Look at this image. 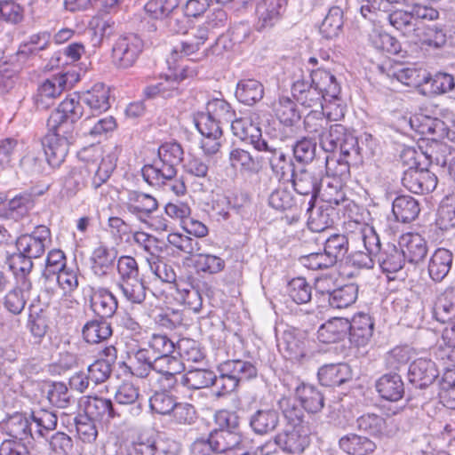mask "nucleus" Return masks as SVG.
Segmentation results:
<instances>
[{
    "instance_id": "nucleus-1",
    "label": "nucleus",
    "mask_w": 455,
    "mask_h": 455,
    "mask_svg": "<svg viewBox=\"0 0 455 455\" xmlns=\"http://www.w3.org/2000/svg\"><path fill=\"white\" fill-rule=\"evenodd\" d=\"M76 132L70 126L48 127V133L42 140L46 160L52 167H59L65 160L69 146L75 143Z\"/></svg>"
},
{
    "instance_id": "nucleus-2",
    "label": "nucleus",
    "mask_w": 455,
    "mask_h": 455,
    "mask_svg": "<svg viewBox=\"0 0 455 455\" xmlns=\"http://www.w3.org/2000/svg\"><path fill=\"white\" fill-rule=\"evenodd\" d=\"M309 340L304 331L289 328L285 330L278 342L279 350L288 360L303 363L312 355Z\"/></svg>"
},
{
    "instance_id": "nucleus-3",
    "label": "nucleus",
    "mask_w": 455,
    "mask_h": 455,
    "mask_svg": "<svg viewBox=\"0 0 455 455\" xmlns=\"http://www.w3.org/2000/svg\"><path fill=\"white\" fill-rule=\"evenodd\" d=\"M323 178V170L312 165L298 168L292 172L290 180L294 190L299 195L310 196L309 209L315 205V201L320 193Z\"/></svg>"
},
{
    "instance_id": "nucleus-4",
    "label": "nucleus",
    "mask_w": 455,
    "mask_h": 455,
    "mask_svg": "<svg viewBox=\"0 0 455 455\" xmlns=\"http://www.w3.org/2000/svg\"><path fill=\"white\" fill-rule=\"evenodd\" d=\"M81 100V94H71L63 100L47 120V127L56 128L70 126L75 131V123L85 113Z\"/></svg>"
},
{
    "instance_id": "nucleus-5",
    "label": "nucleus",
    "mask_w": 455,
    "mask_h": 455,
    "mask_svg": "<svg viewBox=\"0 0 455 455\" xmlns=\"http://www.w3.org/2000/svg\"><path fill=\"white\" fill-rule=\"evenodd\" d=\"M143 49L142 40L134 34L119 37L112 48V63L119 69L134 65Z\"/></svg>"
},
{
    "instance_id": "nucleus-6",
    "label": "nucleus",
    "mask_w": 455,
    "mask_h": 455,
    "mask_svg": "<svg viewBox=\"0 0 455 455\" xmlns=\"http://www.w3.org/2000/svg\"><path fill=\"white\" fill-rule=\"evenodd\" d=\"M51 231L44 225L38 226L29 235H20L16 245L18 251L31 259H37L43 256L47 248L51 245Z\"/></svg>"
},
{
    "instance_id": "nucleus-7",
    "label": "nucleus",
    "mask_w": 455,
    "mask_h": 455,
    "mask_svg": "<svg viewBox=\"0 0 455 455\" xmlns=\"http://www.w3.org/2000/svg\"><path fill=\"white\" fill-rule=\"evenodd\" d=\"M176 443L165 442L153 432H142L132 443L131 455H176Z\"/></svg>"
},
{
    "instance_id": "nucleus-8",
    "label": "nucleus",
    "mask_w": 455,
    "mask_h": 455,
    "mask_svg": "<svg viewBox=\"0 0 455 455\" xmlns=\"http://www.w3.org/2000/svg\"><path fill=\"white\" fill-rule=\"evenodd\" d=\"M402 183L408 190L414 194H428L435 190L438 180L435 173L424 168L410 167L404 171Z\"/></svg>"
},
{
    "instance_id": "nucleus-9",
    "label": "nucleus",
    "mask_w": 455,
    "mask_h": 455,
    "mask_svg": "<svg viewBox=\"0 0 455 455\" xmlns=\"http://www.w3.org/2000/svg\"><path fill=\"white\" fill-rule=\"evenodd\" d=\"M68 73H60L43 82L34 98L37 108L46 109L50 108L54 100L59 97L66 88L68 81Z\"/></svg>"
},
{
    "instance_id": "nucleus-10",
    "label": "nucleus",
    "mask_w": 455,
    "mask_h": 455,
    "mask_svg": "<svg viewBox=\"0 0 455 455\" xmlns=\"http://www.w3.org/2000/svg\"><path fill=\"white\" fill-rule=\"evenodd\" d=\"M206 113L200 114L196 119V125H201L202 122L207 120L208 124L219 126L221 130L228 125L235 116V111L230 104L224 99L214 98L210 100L206 105Z\"/></svg>"
},
{
    "instance_id": "nucleus-11",
    "label": "nucleus",
    "mask_w": 455,
    "mask_h": 455,
    "mask_svg": "<svg viewBox=\"0 0 455 455\" xmlns=\"http://www.w3.org/2000/svg\"><path fill=\"white\" fill-rule=\"evenodd\" d=\"M124 208L139 220L146 222L151 214L157 210L158 202L149 194L131 190L128 192Z\"/></svg>"
},
{
    "instance_id": "nucleus-12",
    "label": "nucleus",
    "mask_w": 455,
    "mask_h": 455,
    "mask_svg": "<svg viewBox=\"0 0 455 455\" xmlns=\"http://www.w3.org/2000/svg\"><path fill=\"white\" fill-rule=\"evenodd\" d=\"M288 0H262L256 7L257 28L262 30L274 27L286 11Z\"/></svg>"
},
{
    "instance_id": "nucleus-13",
    "label": "nucleus",
    "mask_w": 455,
    "mask_h": 455,
    "mask_svg": "<svg viewBox=\"0 0 455 455\" xmlns=\"http://www.w3.org/2000/svg\"><path fill=\"white\" fill-rule=\"evenodd\" d=\"M408 375L412 385L419 388H425L435 381L439 371L432 360L418 358L411 363Z\"/></svg>"
},
{
    "instance_id": "nucleus-14",
    "label": "nucleus",
    "mask_w": 455,
    "mask_h": 455,
    "mask_svg": "<svg viewBox=\"0 0 455 455\" xmlns=\"http://www.w3.org/2000/svg\"><path fill=\"white\" fill-rule=\"evenodd\" d=\"M116 257L117 252L114 248L102 244L96 247L89 259L92 274L99 278L108 276L114 271Z\"/></svg>"
},
{
    "instance_id": "nucleus-15",
    "label": "nucleus",
    "mask_w": 455,
    "mask_h": 455,
    "mask_svg": "<svg viewBox=\"0 0 455 455\" xmlns=\"http://www.w3.org/2000/svg\"><path fill=\"white\" fill-rule=\"evenodd\" d=\"M248 422L255 435L263 436L275 431L280 423V415L272 408L258 409L250 414Z\"/></svg>"
},
{
    "instance_id": "nucleus-16",
    "label": "nucleus",
    "mask_w": 455,
    "mask_h": 455,
    "mask_svg": "<svg viewBox=\"0 0 455 455\" xmlns=\"http://www.w3.org/2000/svg\"><path fill=\"white\" fill-rule=\"evenodd\" d=\"M410 124L416 132L422 135H435L437 139L455 140L449 126L439 118L418 115L411 118Z\"/></svg>"
},
{
    "instance_id": "nucleus-17",
    "label": "nucleus",
    "mask_w": 455,
    "mask_h": 455,
    "mask_svg": "<svg viewBox=\"0 0 455 455\" xmlns=\"http://www.w3.org/2000/svg\"><path fill=\"white\" fill-rule=\"evenodd\" d=\"M327 279H319L316 282V287L323 293L328 295L329 305L337 309L347 308L352 306L358 297V286L355 283H347L332 291L322 290L323 284Z\"/></svg>"
},
{
    "instance_id": "nucleus-18",
    "label": "nucleus",
    "mask_w": 455,
    "mask_h": 455,
    "mask_svg": "<svg viewBox=\"0 0 455 455\" xmlns=\"http://www.w3.org/2000/svg\"><path fill=\"white\" fill-rule=\"evenodd\" d=\"M422 154L431 164L440 166L451 176V167L455 164V150L449 145L437 140H433L427 144Z\"/></svg>"
},
{
    "instance_id": "nucleus-19",
    "label": "nucleus",
    "mask_w": 455,
    "mask_h": 455,
    "mask_svg": "<svg viewBox=\"0 0 455 455\" xmlns=\"http://www.w3.org/2000/svg\"><path fill=\"white\" fill-rule=\"evenodd\" d=\"M399 246L405 259L411 264L421 262L427 254V243L418 233H406L401 235Z\"/></svg>"
},
{
    "instance_id": "nucleus-20",
    "label": "nucleus",
    "mask_w": 455,
    "mask_h": 455,
    "mask_svg": "<svg viewBox=\"0 0 455 455\" xmlns=\"http://www.w3.org/2000/svg\"><path fill=\"white\" fill-rule=\"evenodd\" d=\"M295 100L306 108L320 107L323 108L324 97L313 84L311 80L297 79L291 86Z\"/></svg>"
},
{
    "instance_id": "nucleus-21",
    "label": "nucleus",
    "mask_w": 455,
    "mask_h": 455,
    "mask_svg": "<svg viewBox=\"0 0 455 455\" xmlns=\"http://www.w3.org/2000/svg\"><path fill=\"white\" fill-rule=\"evenodd\" d=\"M91 306L101 318H109L116 313L118 304L116 296L107 288L91 287Z\"/></svg>"
},
{
    "instance_id": "nucleus-22",
    "label": "nucleus",
    "mask_w": 455,
    "mask_h": 455,
    "mask_svg": "<svg viewBox=\"0 0 455 455\" xmlns=\"http://www.w3.org/2000/svg\"><path fill=\"white\" fill-rule=\"evenodd\" d=\"M301 426H287L275 436V443L290 453H300L304 451L307 437L301 433Z\"/></svg>"
},
{
    "instance_id": "nucleus-23",
    "label": "nucleus",
    "mask_w": 455,
    "mask_h": 455,
    "mask_svg": "<svg viewBox=\"0 0 455 455\" xmlns=\"http://www.w3.org/2000/svg\"><path fill=\"white\" fill-rule=\"evenodd\" d=\"M144 180L153 187H164L168 184V180H172L177 175V169L173 168L163 161L155 160L152 164L145 165L142 170Z\"/></svg>"
},
{
    "instance_id": "nucleus-24",
    "label": "nucleus",
    "mask_w": 455,
    "mask_h": 455,
    "mask_svg": "<svg viewBox=\"0 0 455 455\" xmlns=\"http://www.w3.org/2000/svg\"><path fill=\"white\" fill-rule=\"evenodd\" d=\"M80 94L81 100L89 108L92 116L100 115L110 108L109 89L103 84H96Z\"/></svg>"
},
{
    "instance_id": "nucleus-25",
    "label": "nucleus",
    "mask_w": 455,
    "mask_h": 455,
    "mask_svg": "<svg viewBox=\"0 0 455 455\" xmlns=\"http://www.w3.org/2000/svg\"><path fill=\"white\" fill-rule=\"evenodd\" d=\"M310 80L315 88L324 97V101L331 102L338 99L340 86L336 77L328 70L323 68L314 69L310 72Z\"/></svg>"
},
{
    "instance_id": "nucleus-26",
    "label": "nucleus",
    "mask_w": 455,
    "mask_h": 455,
    "mask_svg": "<svg viewBox=\"0 0 455 455\" xmlns=\"http://www.w3.org/2000/svg\"><path fill=\"white\" fill-rule=\"evenodd\" d=\"M2 427L4 433L13 440L35 439L32 422L22 413H15L8 417L3 422Z\"/></svg>"
},
{
    "instance_id": "nucleus-27",
    "label": "nucleus",
    "mask_w": 455,
    "mask_h": 455,
    "mask_svg": "<svg viewBox=\"0 0 455 455\" xmlns=\"http://www.w3.org/2000/svg\"><path fill=\"white\" fill-rule=\"evenodd\" d=\"M390 420L375 413H365L356 419L359 431L374 437L388 436L392 434Z\"/></svg>"
},
{
    "instance_id": "nucleus-28",
    "label": "nucleus",
    "mask_w": 455,
    "mask_h": 455,
    "mask_svg": "<svg viewBox=\"0 0 455 455\" xmlns=\"http://www.w3.org/2000/svg\"><path fill=\"white\" fill-rule=\"evenodd\" d=\"M350 321L343 317H334L320 326L317 339L323 343H335L343 339L348 332Z\"/></svg>"
},
{
    "instance_id": "nucleus-29",
    "label": "nucleus",
    "mask_w": 455,
    "mask_h": 455,
    "mask_svg": "<svg viewBox=\"0 0 455 455\" xmlns=\"http://www.w3.org/2000/svg\"><path fill=\"white\" fill-rule=\"evenodd\" d=\"M295 395L303 409L308 413H317L324 406V395L315 386L302 383L296 387Z\"/></svg>"
},
{
    "instance_id": "nucleus-30",
    "label": "nucleus",
    "mask_w": 455,
    "mask_h": 455,
    "mask_svg": "<svg viewBox=\"0 0 455 455\" xmlns=\"http://www.w3.org/2000/svg\"><path fill=\"white\" fill-rule=\"evenodd\" d=\"M350 326L347 332L350 342L357 347L365 346L373 333L371 318L366 314H358L353 317Z\"/></svg>"
},
{
    "instance_id": "nucleus-31",
    "label": "nucleus",
    "mask_w": 455,
    "mask_h": 455,
    "mask_svg": "<svg viewBox=\"0 0 455 455\" xmlns=\"http://www.w3.org/2000/svg\"><path fill=\"white\" fill-rule=\"evenodd\" d=\"M375 387L383 399L391 402L399 401L404 394L403 381L396 373L384 374L377 380Z\"/></svg>"
},
{
    "instance_id": "nucleus-32",
    "label": "nucleus",
    "mask_w": 455,
    "mask_h": 455,
    "mask_svg": "<svg viewBox=\"0 0 455 455\" xmlns=\"http://www.w3.org/2000/svg\"><path fill=\"white\" fill-rule=\"evenodd\" d=\"M264 152L268 153L267 156L271 170L279 180H290L292 172L296 171V167L291 159L288 158L281 148H276L273 145L269 146V149Z\"/></svg>"
},
{
    "instance_id": "nucleus-33",
    "label": "nucleus",
    "mask_w": 455,
    "mask_h": 455,
    "mask_svg": "<svg viewBox=\"0 0 455 455\" xmlns=\"http://www.w3.org/2000/svg\"><path fill=\"white\" fill-rule=\"evenodd\" d=\"M318 379L325 387L339 386L351 379L352 373L346 363H331L318 370Z\"/></svg>"
},
{
    "instance_id": "nucleus-34",
    "label": "nucleus",
    "mask_w": 455,
    "mask_h": 455,
    "mask_svg": "<svg viewBox=\"0 0 455 455\" xmlns=\"http://www.w3.org/2000/svg\"><path fill=\"white\" fill-rule=\"evenodd\" d=\"M84 411L89 419L95 421L108 422L117 415L111 400L98 396L87 397L84 403Z\"/></svg>"
},
{
    "instance_id": "nucleus-35",
    "label": "nucleus",
    "mask_w": 455,
    "mask_h": 455,
    "mask_svg": "<svg viewBox=\"0 0 455 455\" xmlns=\"http://www.w3.org/2000/svg\"><path fill=\"white\" fill-rule=\"evenodd\" d=\"M392 212L397 221L409 223L419 216V204L412 196H400L393 202Z\"/></svg>"
},
{
    "instance_id": "nucleus-36",
    "label": "nucleus",
    "mask_w": 455,
    "mask_h": 455,
    "mask_svg": "<svg viewBox=\"0 0 455 455\" xmlns=\"http://www.w3.org/2000/svg\"><path fill=\"white\" fill-rule=\"evenodd\" d=\"M214 452L232 451L235 447L243 444V436L239 431L212 430L209 435Z\"/></svg>"
},
{
    "instance_id": "nucleus-37",
    "label": "nucleus",
    "mask_w": 455,
    "mask_h": 455,
    "mask_svg": "<svg viewBox=\"0 0 455 455\" xmlns=\"http://www.w3.org/2000/svg\"><path fill=\"white\" fill-rule=\"evenodd\" d=\"M339 448L349 455H367L376 449V444L366 436L348 434L339 441Z\"/></svg>"
},
{
    "instance_id": "nucleus-38",
    "label": "nucleus",
    "mask_w": 455,
    "mask_h": 455,
    "mask_svg": "<svg viewBox=\"0 0 455 455\" xmlns=\"http://www.w3.org/2000/svg\"><path fill=\"white\" fill-rule=\"evenodd\" d=\"M452 264V253L444 248L437 249L428 263L429 276L435 282L442 281L450 272Z\"/></svg>"
},
{
    "instance_id": "nucleus-39",
    "label": "nucleus",
    "mask_w": 455,
    "mask_h": 455,
    "mask_svg": "<svg viewBox=\"0 0 455 455\" xmlns=\"http://www.w3.org/2000/svg\"><path fill=\"white\" fill-rule=\"evenodd\" d=\"M31 288V281H19L17 286L5 296L4 307L7 310L14 315L20 314L26 306Z\"/></svg>"
},
{
    "instance_id": "nucleus-40",
    "label": "nucleus",
    "mask_w": 455,
    "mask_h": 455,
    "mask_svg": "<svg viewBox=\"0 0 455 455\" xmlns=\"http://www.w3.org/2000/svg\"><path fill=\"white\" fill-rule=\"evenodd\" d=\"M84 168L88 173L93 174L92 187L97 189L110 178L116 168V164L110 156H107L101 158L100 163H97V160L87 163Z\"/></svg>"
},
{
    "instance_id": "nucleus-41",
    "label": "nucleus",
    "mask_w": 455,
    "mask_h": 455,
    "mask_svg": "<svg viewBox=\"0 0 455 455\" xmlns=\"http://www.w3.org/2000/svg\"><path fill=\"white\" fill-rule=\"evenodd\" d=\"M412 40H419L422 44L439 49L446 44L447 33L444 26L441 25H428L422 28L419 27L418 34Z\"/></svg>"
},
{
    "instance_id": "nucleus-42",
    "label": "nucleus",
    "mask_w": 455,
    "mask_h": 455,
    "mask_svg": "<svg viewBox=\"0 0 455 455\" xmlns=\"http://www.w3.org/2000/svg\"><path fill=\"white\" fill-rule=\"evenodd\" d=\"M405 259L401 248L398 249L395 244H387L376 259L383 272L387 273H395L402 269Z\"/></svg>"
},
{
    "instance_id": "nucleus-43",
    "label": "nucleus",
    "mask_w": 455,
    "mask_h": 455,
    "mask_svg": "<svg viewBox=\"0 0 455 455\" xmlns=\"http://www.w3.org/2000/svg\"><path fill=\"white\" fill-rule=\"evenodd\" d=\"M264 95L263 85L255 79H244L237 84L235 97L243 104L251 106Z\"/></svg>"
},
{
    "instance_id": "nucleus-44",
    "label": "nucleus",
    "mask_w": 455,
    "mask_h": 455,
    "mask_svg": "<svg viewBox=\"0 0 455 455\" xmlns=\"http://www.w3.org/2000/svg\"><path fill=\"white\" fill-rule=\"evenodd\" d=\"M222 364V371L226 374H232L239 383L255 379L258 375V370L256 366L244 360H227Z\"/></svg>"
},
{
    "instance_id": "nucleus-45",
    "label": "nucleus",
    "mask_w": 455,
    "mask_h": 455,
    "mask_svg": "<svg viewBox=\"0 0 455 455\" xmlns=\"http://www.w3.org/2000/svg\"><path fill=\"white\" fill-rule=\"evenodd\" d=\"M216 380L217 376L212 371L193 369L181 376L180 383L190 389H201L213 386Z\"/></svg>"
},
{
    "instance_id": "nucleus-46",
    "label": "nucleus",
    "mask_w": 455,
    "mask_h": 455,
    "mask_svg": "<svg viewBox=\"0 0 455 455\" xmlns=\"http://www.w3.org/2000/svg\"><path fill=\"white\" fill-rule=\"evenodd\" d=\"M389 23L411 40L418 34L419 26L414 22L410 11L396 10L387 14Z\"/></svg>"
},
{
    "instance_id": "nucleus-47",
    "label": "nucleus",
    "mask_w": 455,
    "mask_h": 455,
    "mask_svg": "<svg viewBox=\"0 0 455 455\" xmlns=\"http://www.w3.org/2000/svg\"><path fill=\"white\" fill-rule=\"evenodd\" d=\"M111 335L110 323L101 317L87 322L83 327V336L88 343H99L108 339Z\"/></svg>"
},
{
    "instance_id": "nucleus-48",
    "label": "nucleus",
    "mask_w": 455,
    "mask_h": 455,
    "mask_svg": "<svg viewBox=\"0 0 455 455\" xmlns=\"http://www.w3.org/2000/svg\"><path fill=\"white\" fill-rule=\"evenodd\" d=\"M207 120L202 122L201 125H196L200 133L204 136L202 140V148L206 155L216 154L221 146L222 130L214 124L207 126Z\"/></svg>"
},
{
    "instance_id": "nucleus-49",
    "label": "nucleus",
    "mask_w": 455,
    "mask_h": 455,
    "mask_svg": "<svg viewBox=\"0 0 455 455\" xmlns=\"http://www.w3.org/2000/svg\"><path fill=\"white\" fill-rule=\"evenodd\" d=\"M155 355L148 348H139L132 353L131 371L139 378H147L152 372Z\"/></svg>"
},
{
    "instance_id": "nucleus-50",
    "label": "nucleus",
    "mask_w": 455,
    "mask_h": 455,
    "mask_svg": "<svg viewBox=\"0 0 455 455\" xmlns=\"http://www.w3.org/2000/svg\"><path fill=\"white\" fill-rule=\"evenodd\" d=\"M35 205V196L32 193L23 192L8 202L6 214L13 220H20L28 215Z\"/></svg>"
},
{
    "instance_id": "nucleus-51",
    "label": "nucleus",
    "mask_w": 455,
    "mask_h": 455,
    "mask_svg": "<svg viewBox=\"0 0 455 455\" xmlns=\"http://www.w3.org/2000/svg\"><path fill=\"white\" fill-rule=\"evenodd\" d=\"M343 25V11L339 6L330 8L319 28V32L326 39L336 37Z\"/></svg>"
},
{
    "instance_id": "nucleus-52",
    "label": "nucleus",
    "mask_w": 455,
    "mask_h": 455,
    "mask_svg": "<svg viewBox=\"0 0 455 455\" xmlns=\"http://www.w3.org/2000/svg\"><path fill=\"white\" fill-rule=\"evenodd\" d=\"M6 264L19 281H30L29 275L33 268L32 259L19 251L7 257Z\"/></svg>"
},
{
    "instance_id": "nucleus-53",
    "label": "nucleus",
    "mask_w": 455,
    "mask_h": 455,
    "mask_svg": "<svg viewBox=\"0 0 455 455\" xmlns=\"http://www.w3.org/2000/svg\"><path fill=\"white\" fill-rule=\"evenodd\" d=\"M180 0H149L144 6L146 14L156 20H164L179 10Z\"/></svg>"
},
{
    "instance_id": "nucleus-54",
    "label": "nucleus",
    "mask_w": 455,
    "mask_h": 455,
    "mask_svg": "<svg viewBox=\"0 0 455 455\" xmlns=\"http://www.w3.org/2000/svg\"><path fill=\"white\" fill-rule=\"evenodd\" d=\"M318 196H320L324 203L328 204V206L331 208L347 201L342 189V182L337 179H331L323 187L321 185Z\"/></svg>"
},
{
    "instance_id": "nucleus-55",
    "label": "nucleus",
    "mask_w": 455,
    "mask_h": 455,
    "mask_svg": "<svg viewBox=\"0 0 455 455\" xmlns=\"http://www.w3.org/2000/svg\"><path fill=\"white\" fill-rule=\"evenodd\" d=\"M31 422L32 426L34 425L35 436L44 437L48 432L55 429L57 416L52 411L39 410L32 412Z\"/></svg>"
},
{
    "instance_id": "nucleus-56",
    "label": "nucleus",
    "mask_w": 455,
    "mask_h": 455,
    "mask_svg": "<svg viewBox=\"0 0 455 455\" xmlns=\"http://www.w3.org/2000/svg\"><path fill=\"white\" fill-rule=\"evenodd\" d=\"M313 208L314 205L310 209L309 207L307 208V212H309L307 226L311 231L322 232L332 226V208L329 206L326 208L320 206L315 211H314Z\"/></svg>"
},
{
    "instance_id": "nucleus-57",
    "label": "nucleus",
    "mask_w": 455,
    "mask_h": 455,
    "mask_svg": "<svg viewBox=\"0 0 455 455\" xmlns=\"http://www.w3.org/2000/svg\"><path fill=\"white\" fill-rule=\"evenodd\" d=\"M94 116H86L82 122V127L84 134L92 137L101 136L107 132H112L116 127V119L113 116L100 118L94 122Z\"/></svg>"
},
{
    "instance_id": "nucleus-58",
    "label": "nucleus",
    "mask_w": 455,
    "mask_h": 455,
    "mask_svg": "<svg viewBox=\"0 0 455 455\" xmlns=\"http://www.w3.org/2000/svg\"><path fill=\"white\" fill-rule=\"evenodd\" d=\"M194 267L199 275H215L224 269L225 261L216 255L199 252L194 260Z\"/></svg>"
},
{
    "instance_id": "nucleus-59",
    "label": "nucleus",
    "mask_w": 455,
    "mask_h": 455,
    "mask_svg": "<svg viewBox=\"0 0 455 455\" xmlns=\"http://www.w3.org/2000/svg\"><path fill=\"white\" fill-rule=\"evenodd\" d=\"M346 127L339 124L329 125L328 129L322 135L320 146L326 152H334L341 144L342 139L349 133Z\"/></svg>"
},
{
    "instance_id": "nucleus-60",
    "label": "nucleus",
    "mask_w": 455,
    "mask_h": 455,
    "mask_svg": "<svg viewBox=\"0 0 455 455\" xmlns=\"http://www.w3.org/2000/svg\"><path fill=\"white\" fill-rule=\"evenodd\" d=\"M433 316L442 323L455 320V302L446 294H441L434 303Z\"/></svg>"
},
{
    "instance_id": "nucleus-61",
    "label": "nucleus",
    "mask_w": 455,
    "mask_h": 455,
    "mask_svg": "<svg viewBox=\"0 0 455 455\" xmlns=\"http://www.w3.org/2000/svg\"><path fill=\"white\" fill-rule=\"evenodd\" d=\"M329 125L330 120L321 111H312L304 119V128L308 134L315 138L322 139Z\"/></svg>"
},
{
    "instance_id": "nucleus-62",
    "label": "nucleus",
    "mask_w": 455,
    "mask_h": 455,
    "mask_svg": "<svg viewBox=\"0 0 455 455\" xmlns=\"http://www.w3.org/2000/svg\"><path fill=\"white\" fill-rule=\"evenodd\" d=\"M230 165L234 168H240L247 172H256L259 170V162L250 152L242 148H234L229 153Z\"/></svg>"
},
{
    "instance_id": "nucleus-63",
    "label": "nucleus",
    "mask_w": 455,
    "mask_h": 455,
    "mask_svg": "<svg viewBox=\"0 0 455 455\" xmlns=\"http://www.w3.org/2000/svg\"><path fill=\"white\" fill-rule=\"evenodd\" d=\"M47 399L52 405L65 409L74 403V398L66 384L54 382L47 392Z\"/></svg>"
},
{
    "instance_id": "nucleus-64",
    "label": "nucleus",
    "mask_w": 455,
    "mask_h": 455,
    "mask_svg": "<svg viewBox=\"0 0 455 455\" xmlns=\"http://www.w3.org/2000/svg\"><path fill=\"white\" fill-rule=\"evenodd\" d=\"M438 222L442 228L455 227V193L442 199L438 208Z\"/></svg>"
}]
</instances>
